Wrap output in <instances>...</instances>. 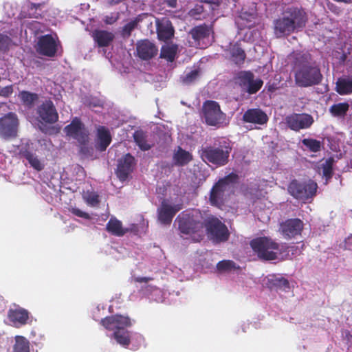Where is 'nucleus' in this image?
<instances>
[{
	"label": "nucleus",
	"instance_id": "obj_2",
	"mask_svg": "<svg viewBox=\"0 0 352 352\" xmlns=\"http://www.w3.org/2000/svg\"><path fill=\"white\" fill-rule=\"evenodd\" d=\"M206 214L199 210L193 209L183 212L177 216L175 221L182 237L190 238L194 242H199L204 237V224Z\"/></svg>",
	"mask_w": 352,
	"mask_h": 352
},
{
	"label": "nucleus",
	"instance_id": "obj_41",
	"mask_svg": "<svg viewBox=\"0 0 352 352\" xmlns=\"http://www.w3.org/2000/svg\"><path fill=\"white\" fill-rule=\"evenodd\" d=\"M199 74V72L197 69L192 70L189 73L181 77V81L184 85H190L195 82Z\"/></svg>",
	"mask_w": 352,
	"mask_h": 352
},
{
	"label": "nucleus",
	"instance_id": "obj_39",
	"mask_svg": "<svg viewBox=\"0 0 352 352\" xmlns=\"http://www.w3.org/2000/svg\"><path fill=\"white\" fill-rule=\"evenodd\" d=\"M302 143L311 152L316 153L321 149V142L316 139L305 138L302 140Z\"/></svg>",
	"mask_w": 352,
	"mask_h": 352
},
{
	"label": "nucleus",
	"instance_id": "obj_30",
	"mask_svg": "<svg viewBox=\"0 0 352 352\" xmlns=\"http://www.w3.org/2000/svg\"><path fill=\"white\" fill-rule=\"evenodd\" d=\"M133 137L134 142L140 150L146 151L151 148L152 145L148 143L147 134L146 132L142 130H137L133 133Z\"/></svg>",
	"mask_w": 352,
	"mask_h": 352
},
{
	"label": "nucleus",
	"instance_id": "obj_4",
	"mask_svg": "<svg viewBox=\"0 0 352 352\" xmlns=\"http://www.w3.org/2000/svg\"><path fill=\"white\" fill-rule=\"evenodd\" d=\"M238 181L239 176L234 173H231L219 179L210 189L209 195L210 204L217 208H221L225 205L228 197Z\"/></svg>",
	"mask_w": 352,
	"mask_h": 352
},
{
	"label": "nucleus",
	"instance_id": "obj_34",
	"mask_svg": "<svg viewBox=\"0 0 352 352\" xmlns=\"http://www.w3.org/2000/svg\"><path fill=\"white\" fill-rule=\"evenodd\" d=\"M337 91L341 95L352 93V78H339L337 83Z\"/></svg>",
	"mask_w": 352,
	"mask_h": 352
},
{
	"label": "nucleus",
	"instance_id": "obj_35",
	"mask_svg": "<svg viewBox=\"0 0 352 352\" xmlns=\"http://www.w3.org/2000/svg\"><path fill=\"white\" fill-rule=\"evenodd\" d=\"M177 46L176 45L163 46L161 49L160 58L173 62L176 56Z\"/></svg>",
	"mask_w": 352,
	"mask_h": 352
},
{
	"label": "nucleus",
	"instance_id": "obj_44",
	"mask_svg": "<svg viewBox=\"0 0 352 352\" xmlns=\"http://www.w3.org/2000/svg\"><path fill=\"white\" fill-rule=\"evenodd\" d=\"M114 320L115 315H113L102 319L100 323L105 329L115 331L116 322Z\"/></svg>",
	"mask_w": 352,
	"mask_h": 352
},
{
	"label": "nucleus",
	"instance_id": "obj_9",
	"mask_svg": "<svg viewBox=\"0 0 352 352\" xmlns=\"http://www.w3.org/2000/svg\"><path fill=\"white\" fill-rule=\"evenodd\" d=\"M235 82L241 90L250 95L256 94L262 87L263 81L261 78L254 79L251 71H241L235 77Z\"/></svg>",
	"mask_w": 352,
	"mask_h": 352
},
{
	"label": "nucleus",
	"instance_id": "obj_28",
	"mask_svg": "<svg viewBox=\"0 0 352 352\" xmlns=\"http://www.w3.org/2000/svg\"><path fill=\"white\" fill-rule=\"evenodd\" d=\"M173 163L176 166H184L192 160V155L188 151L178 146L173 156Z\"/></svg>",
	"mask_w": 352,
	"mask_h": 352
},
{
	"label": "nucleus",
	"instance_id": "obj_21",
	"mask_svg": "<svg viewBox=\"0 0 352 352\" xmlns=\"http://www.w3.org/2000/svg\"><path fill=\"white\" fill-rule=\"evenodd\" d=\"M8 318L14 327H19L28 323L30 313L27 309L20 307L11 308L8 311Z\"/></svg>",
	"mask_w": 352,
	"mask_h": 352
},
{
	"label": "nucleus",
	"instance_id": "obj_31",
	"mask_svg": "<svg viewBox=\"0 0 352 352\" xmlns=\"http://www.w3.org/2000/svg\"><path fill=\"white\" fill-rule=\"evenodd\" d=\"M19 98L24 106L32 108L38 100L39 96L36 93H32L29 91H21L19 94Z\"/></svg>",
	"mask_w": 352,
	"mask_h": 352
},
{
	"label": "nucleus",
	"instance_id": "obj_15",
	"mask_svg": "<svg viewBox=\"0 0 352 352\" xmlns=\"http://www.w3.org/2000/svg\"><path fill=\"white\" fill-rule=\"evenodd\" d=\"M36 50L41 55L54 57L58 50V42L52 34L41 36L38 39Z\"/></svg>",
	"mask_w": 352,
	"mask_h": 352
},
{
	"label": "nucleus",
	"instance_id": "obj_40",
	"mask_svg": "<svg viewBox=\"0 0 352 352\" xmlns=\"http://www.w3.org/2000/svg\"><path fill=\"white\" fill-rule=\"evenodd\" d=\"M322 175L327 182L333 177V160L329 159L322 165Z\"/></svg>",
	"mask_w": 352,
	"mask_h": 352
},
{
	"label": "nucleus",
	"instance_id": "obj_29",
	"mask_svg": "<svg viewBox=\"0 0 352 352\" xmlns=\"http://www.w3.org/2000/svg\"><path fill=\"white\" fill-rule=\"evenodd\" d=\"M230 59L236 65H242L246 58L245 51L241 47V45L238 43H235L231 45L228 50Z\"/></svg>",
	"mask_w": 352,
	"mask_h": 352
},
{
	"label": "nucleus",
	"instance_id": "obj_10",
	"mask_svg": "<svg viewBox=\"0 0 352 352\" xmlns=\"http://www.w3.org/2000/svg\"><path fill=\"white\" fill-rule=\"evenodd\" d=\"M225 114L221 111L219 103L214 100H206L201 109V118L209 126H216L222 123Z\"/></svg>",
	"mask_w": 352,
	"mask_h": 352
},
{
	"label": "nucleus",
	"instance_id": "obj_47",
	"mask_svg": "<svg viewBox=\"0 0 352 352\" xmlns=\"http://www.w3.org/2000/svg\"><path fill=\"white\" fill-rule=\"evenodd\" d=\"M87 203L94 206L99 203L98 195L95 193L89 194L87 197Z\"/></svg>",
	"mask_w": 352,
	"mask_h": 352
},
{
	"label": "nucleus",
	"instance_id": "obj_11",
	"mask_svg": "<svg viewBox=\"0 0 352 352\" xmlns=\"http://www.w3.org/2000/svg\"><path fill=\"white\" fill-rule=\"evenodd\" d=\"M64 131L69 137L76 140L81 146V151H83V146L89 142V132L85 124L78 118H74L71 123L64 128Z\"/></svg>",
	"mask_w": 352,
	"mask_h": 352
},
{
	"label": "nucleus",
	"instance_id": "obj_23",
	"mask_svg": "<svg viewBox=\"0 0 352 352\" xmlns=\"http://www.w3.org/2000/svg\"><path fill=\"white\" fill-rule=\"evenodd\" d=\"M266 284L270 290L282 291L285 292H288L290 290V283L289 280L280 275H270Z\"/></svg>",
	"mask_w": 352,
	"mask_h": 352
},
{
	"label": "nucleus",
	"instance_id": "obj_27",
	"mask_svg": "<svg viewBox=\"0 0 352 352\" xmlns=\"http://www.w3.org/2000/svg\"><path fill=\"white\" fill-rule=\"evenodd\" d=\"M106 230L116 236H122L129 232V229L123 228L122 222L115 217H111L107 222Z\"/></svg>",
	"mask_w": 352,
	"mask_h": 352
},
{
	"label": "nucleus",
	"instance_id": "obj_12",
	"mask_svg": "<svg viewBox=\"0 0 352 352\" xmlns=\"http://www.w3.org/2000/svg\"><path fill=\"white\" fill-rule=\"evenodd\" d=\"M19 121L17 115L9 112L0 118V137L10 139L16 137Z\"/></svg>",
	"mask_w": 352,
	"mask_h": 352
},
{
	"label": "nucleus",
	"instance_id": "obj_33",
	"mask_svg": "<svg viewBox=\"0 0 352 352\" xmlns=\"http://www.w3.org/2000/svg\"><path fill=\"white\" fill-rule=\"evenodd\" d=\"M21 155L28 160L30 166L37 171H41L44 168L43 164L34 153L25 150L21 153Z\"/></svg>",
	"mask_w": 352,
	"mask_h": 352
},
{
	"label": "nucleus",
	"instance_id": "obj_5",
	"mask_svg": "<svg viewBox=\"0 0 352 352\" xmlns=\"http://www.w3.org/2000/svg\"><path fill=\"white\" fill-rule=\"evenodd\" d=\"M250 247L258 258L263 261H273L278 258L280 251V244L270 237L260 236L250 241Z\"/></svg>",
	"mask_w": 352,
	"mask_h": 352
},
{
	"label": "nucleus",
	"instance_id": "obj_45",
	"mask_svg": "<svg viewBox=\"0 0 352 352\" xmlns=\"http://www.w3.org/2000/svg\"><path fill=\"white\" fill-rule=\"evenodd\" d=\"M13 92V88L12 85H8L6 87L0 86V96L8 98L9 97Z\"/></svg>",
	"mask_w": 352,
	"mask_h": 352
},
{
	"label": "nucleus",
	"instance_id": "obj_26",
	"mask_svg": "<svg viewBox=\"0 0 352 352\" xmlns=\"http://www.w3.org/2000/svg\"><path fill=\"white\" fill-rule=\"evenodd\" d=\"M111 135L109 129L99 126L97 129L96 148L100 151H104L111 142Z\"/></svg>",
	"mask_w": 352,
	"mask_h": 352
},
{
	"label": "nucleus",
	"instance_id": "obj_8",
	"mask_svg": "<svg viewBox=\"0 0 352 352\" xmlns=\"http://www.w3.org/2000/svg\"><path fill=\"white\" fill-rule=\"evenodd\" d=\"M204 228L208 238L214 243H223L229 239L230 232L227 226L213 215L206 214Z\"/></svg>",
	"mask_w": 352,
	"mask_h": 352
},
{
	"label": "nucleus",
	"instance_id": "obj_17",
	"mask_svg": "<svg viewBox=\"0 0 352 352\" xmlns=\"http://www.w3.org/2000/svg\"><path fill=\"white\" fill-rule=\"evenodd\" d=\"M137 56L142 60H149L157 56L158 48L148 39H142L136 43Z\"/></svg>",
	"mask_w": 352,
	"mask_h": 352
},
{
	"label": "nucleus",
	"instance_id": "obj_37",
	"mask_svg": "<svg viewBox=\"0 0 352 352\" xmlns=\"http://www.w3.org/2000/svg\"><path fill=\"white\" fill-rule=\"evenodd\" d=\"M349 104L346 102H341L332 105L330 107V112L333 116H344L349 110Z\"/></svg>",
	"mask_w": 352,
	"mask_h": 352
},
{
	"label": "nucleus",
	"instance_id": "obj_22",
	"mask_svg": "<svg viewBox=\"0 0 352 352\" xmlns=\"http://www.w3.org/2000/svg\"><path fill=\"white\" fill-rule=\"evenodd\" d=\"M189 34L195 42L199 45L200 41L208 40L210 35L214 34L213 25L206 23L197 25L191 29Z\"/></svg>",
	"mask_w": 352,
	"mask_h": 352
},
{
	"label": "nucleus",
	"instance_id": "obj_25",
	"mask_svg": "<svg viewBox=\"0 0 352 352\" xmlns=\"http://www.w3.org/2000/svg\"><path fill=\"white\" fill-rule=\"evenodd\" d=\"M92 37L99 47H108L115 38L113 32L102 30H96L92 33Z\"/></svg>",
	"mask_w": 352,
	"mask_h": 352
},
{
	"label": "nucleus",
	"instance_id": "obj_36",
	"mask_svg": "<svg viewBox=\"0 0 352 352\" xmlns=\"http://www.w3.org/2000/svg\"><path fill=\"white\" fill-rule=\"evenodd\" d=\"M30 343L23 336L15 337V344L13 347L14 352H30Z\"/></svg>",
	"mask_w": 352,
	"mask_h": 352
},
{
	"label": "nucleus",
	"instance_id": "obj_14",
	"mask_svg": "<svg viewBox=\"0 0 352 352\" xmlns=\"http://www.w3.org/2000/svg\"><path fill=\"white\" fill-rule=\"evenodd\" d=\"M314 123L313 117L307 113H292L285 118V124L288 128L294 131L308 129Z\"/></svg>",
	"mask_w": 352,
	"mask_h": 352
},
{
	"label": "nucleus",
	"instance_id": "obj_38",
	"mask_svg": "<svg viewBox=\"0 0 352 352\" xmlns=\"http://www.w3.org/2000/svg\"><path fill=\"white\" fill-rule=\"evenodd\" d=\"M116 327L115 331L120 328L126 329L131 326V321L129 317L122 315H115Z\"/></svg>",
	"mask_w": 352,
	"mask_h": 352
},
{
	"label": "nucleus",
	"instance_id": "obj_19",
	"mask_svg": "<svg viewBox=\"0 0 352 352\" xmlns=\"http://www.w3.org/2000/svg\"><path fill=\"white\" fill-rule=\"evenodd\" d=\"M156 31L160 41H167L170 40L175 34V29L171 21L168 18H162L156 23Z\"/></svg>",
	"mask_w": 352,
	"mask_h": 352
},
{
	"label": "nucleus",
	"instance_id": "obj_24",
	"mask_svg": "<svg viewBox=\"0 0 352 352\" xmlns=\"http://www.w3.org/2000/svg\"><path fill=\"white\" fill-rule=\"evenodd\" d=\"M177 206H170L163 202L161 208L158 210V219L164 225H169L172 222L175 214L180 210Z\"/></svg>",
	"mask_w": 352,
	"mask_h": 352
},
{
	"label": "nucleus",
	"instance_id": "obj_1",
	"mask_svg": "<svg viewBox=\"0 0 352 352\" xmlns=\"http://www.w3.org/2000/svg\"><path fill=\"white\" fill-rule=\"evenodd\" d=\"M291 58L294 81L298 87H308L320 83L322 75L310 53L293 52Z\"/></svg>",
	"mask_w": 352,
	"mask_h": 352
},
{
	"label": "nucleus",
	"instance_id": "obj_53",
	"mask_svg": "<svg viewBox=\"0 0 352 352\" xmlns=\"http://www.w3.org/2000/svg\"><path fill=\"white\" fill-rule=\"evenodd\" d=\"M5 43V37L3 35L0 34V48H1Z\"/></svg>",
	"mask_w": 352,
	"mask_h": 352
},
{
	"label": "nucleus",
	"instance_id": "obj_7",
	"mask_svg": "<svg viewBox=\"0 0 352 352\" xmlns=\"http://www.w3.org/2000/svg\"><path fill=\"white\" fill-rule=\"evenodd\" d=\"M317 189V183L311 179L300 182L294 179L287 186L288 193L294 198L304 203L309 199H312L316 196Z\"/></svg>",
	"mask_w": 352,
	"mask_h": 352
},
{
	"label": "nucleus",
	"instance_id": "obj_32",
	"mask_svg": "<svg viewBox=\"0 0 352 352\" xmlns=\"http://www.w3.org/2000/svg\"><path fill=\"white\" fill-rule=\"evenodd\" d=\"M112 336L117 343L124 347H127L131 343L130 331L126 329H116L113 331Z\"/></svg>",
	"mask_w": 352,
	"mask_h": 352
},
{
	"label": "nucleus",
	"instance_id": "obj_55",
	"mask_svg": "<svg viewBox=\"0 0 352 352\" xmlns=\"http://www.w3.org/2000/svg\"><path fill=\"white\" fill-rule=\"evenodd\" d=\"M122 1V0H116V2H115V3H118L121 2Z\"/></svg>",
	"mask_w": 352,
	"mask_h": 352
},
{
	"label": "nucleus",
	"instance_id": "obj_6",
	"mask_svg": "<svg viewBox=\"0 0 352 352\" xmlns=\"http://www.w3.org/2000/svg\"><path fill=\"white\" fill-rule=\"evenodd\" d=\"M232 147L229 143L223 141L219 146H209L201 150V157L205 162L211 163L217 166H223L228 164Z\"/></svg>",
	"mask_w": 352,
	"mask_h": 352
},
{
	"label": "nucleus",
	"instance_id": "obj_3",
	"mask_svg": "<svg viewBox=\"0 0 352 352\" xmlns=\"http://www.w3.org/2000/svg\"><path fill=\"white\" fill-rule=\"evenodd\" d=\"M307 14L302 8L290 7L285 15L274 21V32L277 37L289 35L305 26Z\"/></svg>",
	"mask_w": 352,
	"mask_h": 352
},
{
	"label": "nucleus",
	"instance_id": "obj_54",
	"mask_svg": "<svg viewBox=\"0 0 352 352\" xmlns=\"http://www.w3.org/2000/svg\"><path fill=\"white\" fill-rule=\"evenodd\" d=\"M99 102H100L99 101L93 102H90L89 103V107H98V106H100Z\"/></svg>",
	"mask_w": 352,
	"mask_h": 352
},
{
	"label": "nucleus",
	"instance_id": "obj_48",
	"mask_svg": "<svg viewBox=\"0 0 352 352\" xmlns=\"http://www.w3.org/2000/svg\"><path fill=\"white\" fill-rule=\"evenodd\" d=\"M117 17H114L113 16H106L104 19V22L107 25H112L117 21Z\"/></svg>",
	"mask_w": 352,
	"mask_h": 352
},
{
	"label": "nucleus",
	"instance_id": "obj_18",
	"mask_svg": "<svg viewBox=\"0 0 352 352\" xmlns=\"http://www.w3.org/2000/svg\"><path fill=\"white\" fill-rule=\"evenodd\" d=\"M135 159L130 153L123 155L118 162L116 175L120 181H125L133 171Z\"/></svg>",
	"mask_w": 352,
	"mask_h": 352
},
{
	"label": "nucleus",
	"instance_id": "obj_20",
	"mask_svg": "<svg viewBox=\"0 0 352 352\" xmlns=\"http://www.w3.org/2000/svg\"><path fill=\"white\" fill-rule=\"evenodd\" d=\"M242 120L244 122L263 125L267 122L269 118L266 113L262 109L252 108L245 111Z\"/></svg>",
	"mask_w": 352,
	"mask_h": 352
},
{
	"label": "nucleus",
	"instance_id": "obj_50",
	"mask_svg": "<svg viewBox=\"0 0 352 352\" xmlns=\"http://www.w3.org/2000/svg\"><path fill=\"white\" fill-rule=\"evenodd\" d=\"M165 3L170 8H175L177 5V0H164Z\"/></svg>",
	"mask_w": 352,
	"mask_h": 352
},
{
	"label": "nucleus",
	"instance_id": "obj_49",
	"mask_svg": "<svg viewBox=\"0 0 352 352\" xmlns=\"http://www.w3.org/2000/svg\"><path fill=\"white\" fill-rule=\"evenodd\" d=\"M153 280L151 277H136L135 281L137 283H147L149 280Z\"/></svg>",
	"mask_w": 352,
	"mask_h": 352
},
{
	"label": "nucleus",
	"instance_id": "obj_42",
	"mask_svg": "<svg viewBox=\"0 0 352 352\" xmlns=\"http://www.w3.org/2000/svg\"><path fill=\"white\" fill-rule=\"evenodd\" d=\"M138 23L136 21H131L124 25L122 28L121 34L123 37H129L132 31L136 28Z\"/></svg>",
	"mask_w": 352,
	"mask_h": 352
},
{
	"label": "nucleus",
	"instance_id": "obj_43",
	"mask_svg": "<svg viewBox=\"0 0 352 352\" xmlns=\"http://www.w3.org/2000/svg\"><path fill=\"white\" fill-rule=\"evenodd\" d=\"M219 271H228L235 268V263L230 260L219 261L217 265Z\"/></svg>",
	"mask_w": 352,
	"mask_h": 352
},
{
	"label": "nucleus",
	"instance_id": "obj_51",
	"mask_svg": "<svg viewBox=\"0 0 352 352\" xmlns=\"http://www.w3.org/2000/svg\"><path fill=\"white\" fill-rule=\"evenodd\" d=\"M204 8L202 6L197 5L195 8L191 10L192 14H200L203 12Z\"/></svg>",
	"mask_w": 352,
	"mask_h": 352
},
{
	"label": "nucleus",
	"instance_id": "obj_16",
	"mask_svg": "<svg viewBox=\"0 0 352 352\" xmlns=\"http://www.w3.org/2000/svg\"><path fill=\"white\" fill-rule=\"evenodd\" d=\"M303 222L298 219H288L280 224L279 231L285 239H291L300 235L303 230Z\"/></svg>",
	"mask_w": 352,
	"mask_h": 352
},
{
	"label": "nucleus",
	"instance_id": "obj_52",
	"mask_svg": "<svg viewBox=\"0 0 352 352\" xmlns=\"http://www.w3.org/2000/svg\"><path fill=\"white\" fill-rule=\"evenodd\" d=\"M40 6H41L40 3H31V4H30V9L31 10L38 9V8H40Z\"/></svg>",
	"mask_w": 352,
	"mask_h": 352
},
{
	"label": "nucleus",
	"instance_id": "obj_13",
	"mask_svg": "<svg viewBox=\"0 0 352 352\" xmlns=\"http://www.w3.org/2000/svg\"><path fill=\"white\" fill-rule=\"evenodd\" d=\"M39 120L46 124H54L58 120V113L53 102L45 100L36 108Z\"/></svg>",
	"mask_w": 352,
	"mask_h": 352
},
{
	"label": "nucleus",
	"instance_id": "obj_46",
	"mask_svg": "<svg viewBox=\"0 0 352 352\" xmlns=\"http://www.w3.org/2000/svg\"><path fill=\"white\" fill-rule=\"evenodd\" d=\"M71 212L72 214H75L78 217L84 218L85 219H90V215L87 212L82 211L78 208H72Z\"/></svg>",
	"mask_w": 352,
	"mask_h": 352
}]
</instances>
